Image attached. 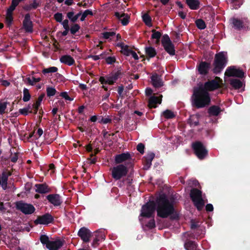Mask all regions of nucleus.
<instances>
[{
    "label": "nucleus",
    "instance_id": "28",
    "mask_svg": "<svg viewBox=\"0 0 250 250\" xmlns=\"http://www.w3.org/2000/svg\"><path fill=\"white\" fill-rule=\"evenodd\" d=\"M231 21L233 27L237 29H240L243 28L244 23L248 22L247 19H244L243 21H241L238 19L233 18Z\"/></svg>",
    "mask_w": 250,
    "mask_h": 250
},
{
    "label": "nucleus",
    "instance_id": "61",
    "mask_svg": "<svg viewBox=\"0 0 250 250\" xmlns=\"http://www.w3.org/2000/svg\"><path fill=\"white\" fill-rule=\"evenodd\" d=\"M28 112L29 111H28V109L25 108L19 109V113L22 115H27Z\"/></svg>",
    "mask_w": 250,
    "mask_h": 250
},
{
    "label": "nucleus",
    "instance_id": "55",
    "mask_svg": "<svg viewBox=\"0 0 250 250\" xmlns=\"http://www.w3.org/2000/svg\"><path fill=\"white\" fill-rule=\"evenodd\" d=\"M62 97H63V98H64L65 100H68V101H72L73 100V98H70L67 93L66 92H62L61 93V95H60Z\"/></svg>",
    "mask_w": 250,
    "mask_h": 250
},
{
    "label": "nucleus",
    "instance_id": "54",
    "mask_svg": "<svg viewBox=\"0 0 250 250\" xmlns=\"http://www.w3.org/2000/svg\"><path fill=\"white\" fill-rule=\"evenodd\" d=\"M54 18L58 22H62V15L60 13H57L54 15Z\"/></svg>",
    "mask_w": 250,
    "mask_h": 250
},
{
    "label": "nucleus",
    "instance_id": "19",
    "mask_svg": "<svg viewBox=\"0 0 250 250\" xmlns=\"http://www.w3.org/2000/svg\"><path fill=\"white\" fill-rule=\"evenodd\" d=\"M131 159V155L129 152L122 153L115 156V162L117 164H119Z\"/></svg>",
    "mask_w": 250,
    "mask_h": 250
},
{
    "label": "nucleus",
    "instance_id": "26",
    "mask_svg": "<svg viewBox=\"0 0 250 250\" xmlns=\"http://www.w3.org/2000/svg\"><path fill=\"white\" fill-rule=\"evenodd\" d=\"M184 243V248L186 250H196L198 245L193 241L190 240H183Z\"/></svg>",
    "mask_w": 250,
    "mask_h": 250
},
{
    "label": "nucleus",
    "instance_id": "51",
    "mask_svg": "<svg viewBox=\"0 0 250 250\" xmlns=\"http://www.w3.org/2000/svg\"><path fill=\"white\" fill-rule=\"evenodd\" d=\"M115 35L114 32H105L103 33V37L106 39H110Z\"/></svg>",
    "mask_w": 250,
    "mask_h": 250
},
{
    "label": "nucleus",
    "instance_id": "16",
    "mask_svg": "<svg viewBox=\"0 0 250 250\" xmlns=\"http://www.w3.org/2000/svg\"><path fill=\"white\" fill-rule=\"evenodd\" d=\"M118 46L121 48V51L122 53L124 55L127 56H131L132 58H133L135 60H138L139 57L137 53L129 49L127 45L122 42L119 43L118 44Z\"/></svg>",
    "mask_w": 250,
    "mask_h": 250
},
{
    "label": "nucleus",
    "instance_id": "18",
    "mask_svg": "<svg viewBox=\"0 0 250 250\" xmlns=\"http://www.w3.org/2000/svg\"><path fill=\"white\" fill-rule=\"evenodd\" d=\"M64 241L60 239H57L55 241H50L46 248L49 250H58L63 245Z\"/></svg>",
    "mask_w": 250,
    "mask_h": 250
},
{
    "label": "nucleus",
    "instance_id": "32",
    "mask_svg": "<svg viewBox=\"0 0 250 250\" xmlns=\"http://www.w3.org/2000/svg\"><path fill=\"white\" fill-rule=\"evenodd\" d=\"M146 53L149 58H153L156 55V52L154 48L152 47H146L145 48Z\"/></svg>",
    "mask_w": 250,
    "mask_h": 250
},
{
    "label": "nucleus",
    "instance_id": "23",
    "mask_svg": "<svg viewBox=\"0 0 250 250\" xmlns=\"http://www.w3.org/2000/svg\"><path fill=\"white\" fill-rule=\"evenodd\" d=\"M210 68V64L205 62H201L198 66L199 73L201 75H206Z\"/></svg>",
    "mask_w": 250,
    "mask_h": 250
},
{
    "label": "nucleus",
    "instance_id": "63",
    "mask_svg": "<svg viewBox=\"0 0 250 250\" xmlns=\"http://www.w3.org/2000/svg\"><path fill=\"white\" fill-rule=\"evenodd\" d=\"M6 103H1V114L4 112L6 108Z\"/></svg>",
    "mask_w": 250,
    "mask_h": 250
},
{
    "label": "nucleus",
    "instance_id": "43",
    "mask_svg": "<svg viewBox=\"0 0 250 250\" xmlns=\"http://www.w3.org/2000/svg\"><path fill=\"white\" fill-rule=\"evenodd\" d=\"M93 15V12L90 9L85 10L82 14L81 13V21H83L85 20V18L88 15L92 16Z\"/></svg>",
    "mask_w": 250,
    "mask_h": 250
},
{
    "label": "nucleus",
    "instance_id": "13",
    "mask_svg": "<svg viewBox=\"0 0 250 250\" xmlns=\"http://www.w3.org/2000/svg\"><path fill=\"white\" fill-rule=\"evenodd\" d=\"M165 50L171 56L175 55L174 46L168 36L164 37L162 41Z\"/></svg>",
    "mask_w": 250,
    "mask_h": 250
},
{
    "label": "nucleus",
    "instance_id": "31",
    "mask_svg": "<svg viewBox=\"0 0 250 250\" xmlns=\"http://www.w3.org/2000/svg\"><path fill=\"white\" fill-rule=\"evenodd\" d=\"M229 81L231 86H232V87H233L235 89L240 88L243 85V83L240 80L231 78L230 79Z\"/></svg>",
    "mask_w": 250,
    "mask_h": 250
},
{
    "label": "nucleus",
    "instance_id": "40",
    "mask_svg": "<svg viewBox=\"0 0 250 250\" xmlns=\"http://www.w3.org/2000/svg\"><path fill=\"white\" fill-rule=\"evenodd\" d=\"M30 98L31 95L29 93L28 89L24 88L23 90V101L25 102H28L30 100Z\"/></svg>",
    "mask_w": 250,
    "mask_h": 250
},
{
    "label": "nucleus",
    "instance_id": "41",
    "mask_svg": "<svg viewBox=\"0 0 250 250\" xmlns=\"http://www.w3.org/2000/svg\"><path fill=\"white\" fill-rule=\"evenodd\" d=\"M40 240L42 244L43 245H45L46 247L50 242L48 236L45 234L41 235L40 238Z\"/></svg>",
    "mask_w": 250,
    "mask_h": 250
},
{
    "label": "nucleus",
    "instance_id": "21",
    "mask_svg": "<svg viewBox=\"0 0 250 250\" xmlns=\"http://www.w3.org/2000/svg\"><path fill=\"white\" fill-rule=\"evenodd\" d=\"M23 26L25 30L27 32H32L33 31L32 22L30 20L29 14H26L25 16L23 21Z\"/></svg>",
    "mask_w": 250,
    "mask_h": 250
},
{
    "label": "nucleus",
    "instance_id": "58",
    "mask_svg": "<svg viewBox=\"0 0 250 250\" xmlns=\"http://www.w3.org/2000/svg\"><path fill=\"white\" fill-rule=\"evenodd\" d=\"M103 54H101L100 55H90L88 56L89 58H92L94 61H97L102 58Z\"/></svg>",
    "mask_w": 250,
    "mask_h": 250
},
{
    "label": "nucleus",
    "instance_id": "17",
    "mask_svg": "<svg viewBox=\"0 0 250 250\" xmlns=\"http://www.w3.org/2000/svg\"><path fill=\"white\" fill-rule=\"evenodd\" d=\"M48 202L54 206H59L62 203L61 197L58 194H51L46 196Z\"/></svg>",
    "mask_w": 250,
    "mask_h": 250
},
{
    "label": "nucleus",
    "instance_id": "52",
    "mask_svg": "<svg viewBox=\"0 0 250 250\" xmlns=\"http://www.w3.org/2000/svg\"><path fill=\"white\" fill-rule=\"evenodd\" d=\"M152 162L148 161L147 159H144V165L145 169H148L152 165Z\"/></svg>",
    "mask_w": 250,
    "mask_h": 250
},
{
    "label": "nucleus",
    "instance_id": "47",
    "mask_svg": "<svg viewBox=\"0 0 250 250\" xmlns=\"http://www.w3.org/2000/svg\"><path fill=\"white\" fill-rule=\"evenodd\" d=\"M80 28V27L78 24H75L71 27L70 32L72 34H74L79 31Z\"/></svg>",
    "mask_w": 250,
    "mask_h": 250
},
{
    "label": "nucleus",
    "instance_id": "35",
    "mask_svg": "<svg viewBox=\"0 0 250 250\" xmlns=\"http://www.w3.org/2000/svg\"><path fill=\"white\" fill-rule=\"evenodd\" d=\"M142 19L143 21L145 23V24L149 26H152L151 23V18L149 16V15L147 13H145L142 15Z\"/></svg>",
    "mask_w": 250,
    "mask_h": 250
},
{
    "label": "nucleus",
    "instance_id": "10",
    "mask_svg": "<svg viewBox=\"0 0 250 250\" xmlns=\"http://www.w3.org/2000/svg\"><path fill=\"white\" fill-rule=\"evenodd\" d=\"M225 75L228 77H236L242 78L244 76V73L241 69L237 68L236 66H232L227 68Z\"/></svg>",
    "mask_w": 250,
    "mask_h": 250
},
{
    "label": "nucleus",
    "instance_id": "39",
    "mask_svg": "<svg viewBox=\"0 0 250 250\" xmlns=\"http://www.w3.org/2000/svg\"><path fill=\"white\" fill-rule=\"evenodd\" d=\"M26 80L27 81V82L32 85H34L37 83L41 81V79L39 77L38 78H35L34 76H30L26 78Z\"/></svg>",
    "mask_w": 250,
    "mask_h": 250
},
{
    "label": "nucleus",
    "instance_id": "53",
    "mask_svg": "<svg viewBox=\"0 0 250 250\" xmlns=\"http://www.w3.org/2000/svg\"><path fill=\"white\" fill-rule=\"evenodd\" d=\"M145 145L142 143H140L137 146V150L142 154L144 153Z\"/></svg>",
    "mask_w": 250,
    "mask_h": 250
},
{
    "label": "nucleus",
    "instance_id": "33",
    "mask_svg": "<svg viewBox=\"0 0 250 250\" xmlns=\"http://www.w3.org/2000/svg\"><path fill=\"white\" fill-rule=\"evenodd\" d=\"M220 111V108L217 106H212L208 109V113L211 115L217 116Z\"/></svg>",
    "mask_w": 250,
    "mask_h": 250
},
{
    "label": "nucleus",
    "instance_id": "34",
    "mask_svg": "<svg viewBox=\"0 0 250 250\" xmlns=\"http://www.w3.org/2000/svg\"><path fill=\"white\" fill-rule=\"evenodd\" d=\"M43 95H41L39 97L36 103L32 105L33 108L34 109V113L36 114L38 112L39 107L43 100Z\"/></svg>",
    "mask_w": 250,
    "mask_h": 250
},
{
    "label": "nucleus",
    "instance_id": "37",
    "mask_svg": "<svg viewBox=\"0 0 250 250\" xmlns=\"http://www.w3.org/2000/svg\"><path fill=\"white\" fill-rule=\"evenodd\" d=\"M81 15V12H79L76 15H74L73 12H69L67 13V16L71 21L72 22H75L77 20Z\"/></svg>",
    "mask_w": 250,
    "mask_h": 250
},
{
    "label": "nucleus",
    "instance_id": "42",
    "mask_svg": "<svg viewBox=\"0 0 250 250\" xmlns=\"http://www.w3.org/2000/svg\"><path fill=\"white\" fill-rule=\"evenodd\" d=\"M195 235L192 232H186L183 234L182 239L183 240H190V239H195Z\"/></svg>",
    "mask_w": 250,
    "mask_h": 250
},
{
    "label": "nucleus",
    "instance_id": "45",
    "mask_svg": "<svg viewBox=\"0 0 250 250\" xmlns=\"http://www.w3.org/2000/svg\"><path fill=\"white\" fill-rule=\"evenodd\" d=\"M164 116L167 119H171L174 117L173 112L169 110H166L163 112Z\"/></svg>",
    "mask_w": 250,
    "mask_h": 250
},
{
    "label": "nucleus",
    "instance_id": "15",
    "mask_svg": "<svg viewBox=\"0 0 250 250\" xmlns=\"http://www.w3.org/2000/svg\"><path fill=\"white\" fill-rule=\"evenodd\" d=\"M18 0H12V4L7 10L6 16V24L10 26L13 21L12 12L14 10L16 7L19 4Z\"/></svg>",
    "mask_w": 250,
    "mask_h": 250
},
{
    "label": "nucleus",
    "instance_id": "27",
    "mask_svg": "<svg viewBox=\"0 0 250 250\" xmlns=\"http://www.w3.org/2000/svg\"><path fill=\"white\" fill-rule=\"evenodd\" d=\"M60 62L69 66L72 65L75 63L74 59L70 55H65L62 56L60 59Z\"/></svg>",
    "mask_w": 250,
    "mask_h": 250
},
{
    "label": "nucleus",
    "instance_id": "48",
    "mask_svg": "<svg viewBox=\"0 0 250 250\" xmlns=\"http://www.w3.org/2000/svg\"><path fill=\"white\" fill-rule=\"evenodd\" d=\"M146 226L150 229L154 228L156 227L155 221L154 219H151L146 224Z\"/></svg>",
    "mask_w": 250,
    "mask_h": 250
},
{
    "label": "nucleus",
    "instance_id": "36",
    "mask_svg": "<svg viewBox=\"0 0 250 250\" xmlns=\"http://www.w3.org/2000/svg\"><path fill=\"white\" fill-rule=\"evenodd\" d=\"M105 236L103 234L96 235V237L93 239L92 246L94 248H96L99 245V242L101 239H104Z\"/></svg>",
    "mask_w": 250,
    "mask_h": 250
},
{
    "label": "nucleus",
    "instance_id": "49",
    "mask_svg": "<svg viewBox=\"0 0 250 250\" xmlns=\"http://www.w3.org/2000/svg\"><path fill=\"white\" fill-rule=\"evenodd\" d=\"M153 34H152V38L159 40L161 36V34L158 31H155L154 30H152Z\"/></svg>",
    "mask_w": 250,
    "mask_h": 250
},
{
    "label": "nucleus",
    "instance_id": "30",
    "mask_svg": "<svg viewBox=\"0 0 250 250\" xmlns=\"http://www.w3.org/2000/svg\"><path fill=\"white\" fill-rule=\"evenodd\" d=\"M186 3L191 10H197L199 8L200 2L199 0H186Z\"/></svg>",
    "mask_w": 250,
    "mask_h": 250
},
{
    "label": "nucleus",
    "instance_id": "25",
    "mask_svg": "<svg viewBox=\"0 0 250 250\" xmlns=\"http://www.w3.org/2000/svg\"><path fill=\"white\" fill-rule=\"evenodd\" d=\"M162 95L159 97L151 96L149 99L148 105L150 107L155 108L157 104H160L162 101Z\"/></svg>",
    "mask_w": 250,
    "mask_h": 250
},
{
    "label": "nucleus",
    "instance_id": "46",
    "mask_svg": "<svg viewBox=\"0 0 250 250\" xmlns=\"http://www.w3.org/2000/svg\"><path fill=\"white\" fill-rule=\"evenodd\" d=\"M56 92V89L52 87H48L46 88L47 95L48 97L53 96Z\"/></svg>",
    "mask_w": 250,
    "mask_h": 250
},
{
    "label": "nucleus",
    "instance_id": "5",
    "mask_svg": "<svg viewBox=\"0 0 250 250\" xmlns=\"http://www.w3.org/2000/svg\"><path fill=\"white\" fill-rule=\"evenodd\" d=\"M194 153L200 160L204 159L208 155V150L201 142H194L191 145Z\"/></svg>",
    "mask_w": 250,
    "mask_h": 250
},
{
    "label": "nucleus",
    "instance_id": "20",
    "mask_svg": "<svg viewBox=\"0 0 250 250\" xmlns=\"http://www.w3.org/2000/svg\"><path fill=\"white\" fill-rule=\"evenodd\" d=\"M12 175V172L9 170L3 171L1 175V187L3 189L7 188V180L9 176Z\"/></svg>",
    "mask_w": 250,
    "mask_h": 250
},
{
    "label": "nucleus",
    "instance_id": "3",
    "mask_svg": "<svg viewBox=\"0 0 250 250\" xmlns=\"http://www.w3.org/2000/svg\"><path fill=\"white\" fill-rule=\"evenodd\" d=\"M228 62L227 53L222 52L216 54L213 62V72L215 74L220 73L226 66Z\"/></svg>",
    "mask_w": 250,
    "mask_h": 250
},
{
    "label": "nucleus",
    "instance_id": "44",
    "mask_svg": "<svg viewBox=\"0 0 250 250\" xmlns=\"http://www.w3.org/2000/svg\"><path fill=\"white\" fill-rule=\"evenodd\" d=\"M195 23L197 27L200 29H204L206 27L205 22L201 19H198Z\"/></svg>",
    "mask_w": 250,
    "mask_h": 250
},
{
    "label": "nucleus",
    "instance_id": "22",
    "mask_svg": "<svg viewBox=\"0 0 250 250\" xmlns=\"http://www.w3.org/2000/svg\"><path fill=\"white\" fill-rule=\"evenodd\" d=\"M35 187L36 192L39 193L45 194L50 192V189L46 183L37 184Z\"/></svg>",
    "mask_w": 250,
    "mask_h": 250
},
{
    "label": "nucleus",
    "instance_id": "2",
    "mask_svg": "<svg viewBox=\"0 0 250 250\" xmlns=\"http://www.w3.org/2000/svg\"><path fill=\"white\" fill-rule=\"evenodd\" d=\"M191 100L193 105L200 108L210 104V97L208 92L204 90L202 87L198 86L194 88Z\"/></svg>",
    "mask_w": 250,
    "mask_h": 250
},
{
    "label": "nucleus",
    "instance_id": "9",
    "mask_svg": "<svg viewBox=\"0 0 250 250\" xmlns=\"http://www.w3.org/2000/svg\"><path fill=\"white\" fill-rule=\"evenodd\" d=\"M16 207L24 214H31L35 211V208L32 204L23 202L22 201L17 202Z\"/></svg>",
    "mask_w": 250,
    "mask_h": 250
},
{
    "label": "nucleus",
    "instance_id": "57",
    "mask_svg": "<svg viewBox=\"0 0 250 250\" xmlns=\"http://www.w3.org/2000/svg\"><path fill=\"white\" fill-rule=\"evenodd\" d=\"M111 120L108 118H103L102 117L101 120L99 121L100 123L106 124L111 122Z\"/></svg>",
    "mask_w": 250,
    "mask_h": 250
},
{
    "label": "nucleus",
    "instance_id": "24",
    "mask_svg": "<svg viewBox=\"0 0 250 250\" xmlns=\"http://www.w3.org/2000/svg\"><path fill=\"white\" fill-rule=\"evenodd\" d=\"M115 17L119 20L123 25H126L129 22V16L125 13H120L116 12L115 13Z\"/></svg>",
    "mask_w": 250,
    "mask_h": 250
},
{
    "label": "nucleus",
    "instance_id": "60",
    "mask_svg": "<svg viewBox=\"0 0 250 250\" xmlns=\"http://www.w3.org/2000/svg\"><path fill=\"white\" fill-rule=\"evenodd\" d=\"M206 209L207 211H212L213 210V205L211 204H208L206 206Z\"/></svg>",
    "mask_w": 250,
    "mask_h": 250
},
{
    "label": "nucleus",
    "instance_id": "12",
    "mask_svg": "<svg viewBox=\"0 0 250 250\" xmlns=\"http://www.w3.org/2000/svg\"><path fill=\"white\" fill-rule=\"evenodd\" d=\"M78 235L84 243L90 241V238L93 235L92 232L87 228L83 227L81 228L78 232Z\"/></svg>",
    "mask_w": 250,
    "mask_h": 250
},
{
    "label": "nucleus",
    "instance_id": "59",
    "mask_svg": "<svg viewBox=\"0 0 250 250\" xmlns=\"http://www.w3.org/2000/svg\"><path fill=\"white\" fill-rule=\"evenodd\" d=\"M115 59L114 57H108L106 59V62L108 64H112L114 62H115Z\"/></svg>",
    "mask_w": 250,
    "mask_h": 250
},
{
    "label": "nucleus",
    "instance_id": "8",
    "mask_svg": "<svg viewBox=\"0 0 250 250\" xmlns=\"http://www.w3.org/2000/svg\"><path fill=\"white\" fill-rule=\"evenodd\" d=\"M112 177L116 180H120L123 177L126 176L128 172V169L126 166L120 164L114 167L112 169Z\"/></svg>",
    "mask_w": 250,
    "mask_h": 250
},
{
    "label": "nucleus",
    "instance_id": "38",
    "mask_svg": "<svg viewBox=\"0 0 250 250\" xmlns=\"http://www.w3.org/2000/svg\"><path fill=\"white\" fill-rule=\"evenodd\" d=\"M58 69L55 66H51L48 68H44L42 70V73L44 75H46L49 73H55L58 71Z\"/></svg>",
    "mask_w": 250,
    "mask_h": 250
},
{
    "label": "nucleus",
    "instance_id": "64",
    "mask_svg": "<svg viewBox=\"0 0 250 250\" xmlns=\"http://www.w3.org/2000/svg\"><path fill=\"white\" fill-rule=\"evenodd\" d=\"M62 24L63 25V27L66 30H68V21L67 20L63 21Z\"/></svg>",
    "mask_w": 250,
    "mask_h": 250
},
{
    "label": "nucleus",
    "instance_id": "50",
    "mask_svg": "<svg viewBox=\"0 0 250 250\" xmlns=\"http://www.w3.org/2000/svg\"><path fill=\"white\" fill-rule=\"evenodd\" d=\"M155 154L153 152H149L147 153L146 156L144 157V159H147L148 161H152L153 159L155 157Z\"/></svg>",
    "mask_w": 250,
    "mask_h": 250
},
{
    "label": "nucleus",
    "instance_id": "56",
    "mask_svg": "<svg viewBox=\"0 0 250 250\" xmlns=\"http://www.w3.org/2000/svg\"><path fill=\"white\" fill-rule=\"evenodd\" d=\"M19 152H14L13 156L11 157V161L13 163H16L18 159Z\"/></svg>",
    "mask_w": 250,
    "mask_h": 250
},
{
    "label": "nucleus",
    "instance_id": "11",
    "mask_svg": "<svg viewBox=\"0 0 250 250\" xmlns=\"http://www.w3.org/2000/svg\"><path fill=\"white\" fill-rule=\"evenodd\" d=\"M54 220L53 217L50 213H46L42 215L38 216L34 221V223L36 225H48L53 223Z\"/></svg>",
    "mask_w": 250,
    "mask_h": 250
},
{
    "label": "nucleus",
    "instance_id": "6",
    "mask_svg": "<svg viewBox=\"0 0 250 250\" xmlns=\"http://www.w3.org/2000/svg\"><path fill=\"white\" fill-rule=\"evenodd\" d=\"M155 210H156V201H149L142 206L140 215L147 218H151L153 216Z\"/></svg>",
    "mask_w": 250,
    "mask_h": 250
},
{
    "label": "nucleus",
    "instance_id": "7",
    "mask_svg": "<svg viewBox=\"0 0 250 250\" xmlns=\"http://www.w3.org/2000/svg\"><path fill=\"white\" fill-rule=\"evenodd\" d=\"M222 84V80L219 77H216L214 80L207 82L204 85L200 84L198 86L202 87L204 90L208 92L218 89Z\"/></svg>",
    "mask_w": 250,
    "mask_h": 250
},
{
    "label": "nucleus",
    "instance_id": "62",
    "mask_svg": "<svg viewBox=\"0 0 250 250\" xmlns=\"http://www.w3.org/2000/svg\"><path fill=\"white\" fill-rule=\"evenodd\" d=\"M10 82L7 80H2L1 79V85H2L4 86H8L10 85Z\"/></svg>",
    "mask_w": 250,
    "mask_h": 250
},
{
    "label": "nucleus",
    "instance_id": "14",
    "mask_svg": "<svg viewBox=\"0 0 250 250\" xmlns=\"http://www.w3.org/2000/svg\"><path fill=\"white\" fill-rule=\"evenodd\" d=\"M120 74V73L119 72H116L114 74H113L106 77H100L99 81L103 84H113L118 80Z\"/></svg>",
    "mask_w": 250,
    "mask_h": 250
},
{
    "label": "nucleus",
    "instance_id": "1",
    "mask_svg": "<svg viewBox=\"0 0 250 250\" xmlns=\"http://www.w3.org/2000/svg\"><path fill=\"white\" fill-rule=\"evenodd\" d=\"M157 216L162 218L168 216L171 220L177 219L178 214L174 206L173 200H169L166 194H160L156 199Z\"/></svg>",
    "mask_w": 250,
    "mask_h": 250
},
{
    "label": "nucleus",
    "instance_id": "29",
    "mask_svg": "<svg viewBox=\"0 0 250 250\" xmlns=\"http://www.w3.org/2000/svg\"><path fill=\"white\" fill-rule=\"evenodd\" d=\"M153 85L155 87H159L163 85V82L160 77L157 74H154L151 77Z\"/></svg>",
    "mask_w": 250,
    "mask_h": 250
},
{
    "label": "nucleus",
    "instance_id": "4",
    "mask_svg": "<svg viewBox=\"0 0 250 250\" xmlns=\"http://www.w3.org/2000/svg\"><path fill=\"white\" fill-rule=\"evenodd\" d=\"M190 197L197 209L201 210L205 205L202 191L196 188H192L190 190Z\"/></svg>",
    "mask_w": 250,
    "mask_h": 250
}]
</instances>
